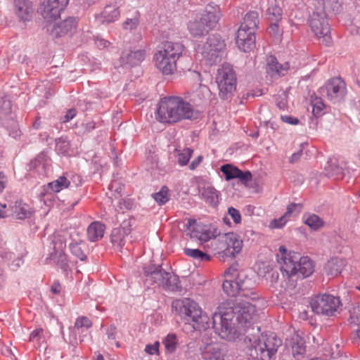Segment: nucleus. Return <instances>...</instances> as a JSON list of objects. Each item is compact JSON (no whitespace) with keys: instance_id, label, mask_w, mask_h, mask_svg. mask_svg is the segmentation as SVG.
Segmentation results:
<instances>
[{"instance_id":"obj_45","label":"nucleus","mask_w":360,"mask_h":360,"mask_svg":"<svg viewBox=\"0 0 360 360\" xmlns=\"http://www.w3.org/2000/svg\"><path fill=\"white\" fill-rule=\"evenodd\" d=\"M184 253L188 257H192L199 262H207L210 260V256L198 249L184 248Z\"/></svg>"},{"instance_id":"obj_13","label":"nucleus","mask_w":360,"mask_h":360,"mask_svg":"<svg viewBox=\"0 0 360 360\" xmlns=\"http://www.w3.org/2000/svg\"><path fill=\"white\" fill-rule=\"evenodd\" d=\"M341 307L340 298L329 294L318 296L311 302L314 312L328 316H335L340 311Z\"/></svg>"},{"instance_id":"obj_16","label":"nucleus","mask_w":360,"mask_h":360,"mask_svg":"<svg viewBox=\"0 0 360 360\" xmlns=\"http://www.w3.org/2000/svg\"><path fill=\"white\" fill-rule=\"evenodd\" d=\"M321 94L332 103H339L346 96V84L340 77L332 78L321 89Z\"/></svg>"},{"instance_id":"obj_8","label":"nucleus","mask_w":360,"mask_h":360,"mask_svg":"<svg viewBox=\"0 0 360 360\" xmlns=\"http://www.w3.org/2000/svg\"><path fill=\"white\" fill-rule=\"evenodd\" d=\"M221 18L218 5L209 4L200 18L191 20L188 23V30L193 37H200L213 29Z\"/></svg>"},{"instance_id":"obj_11","label":"nucleus","mask_w":360,"mask_h":360,"mask_svg":"<svg viewBox=\"0 0 360 360\" xmlns=\"http://www.w3.org/2000/svg\"><path fill=\"white\" fill-rule=\"evenodd\" d=\"M173 309L186 323H200L207 317L202 315V309L198 304L189 298L176 300L172 302Z\"/></svg>"},{"instance_id":"obj_1","label":"nucleus","mask_w":360,"mask_h":360,"mask_svg":"<svg viewBox=\"0 0 360 360\" xmlns=\"http://www.w3.org/2000/svg\"><path fill=\"white\" fill-rule=\"evenodd\" d=\"M193 116V106L179 96L161 98L155 113L156 120L163 124H174L184 120H191Z\"/></svg>"},{"instance_id":"obj_59","label":"nucleus","mask_w":360,"mask_h":360,"mask_svg":"<svg viewBox=\"0 0 360 360\" xmlns=\"http://www.w3.org/2000/svg\"><path fill=\"white\" fill-rule=\"evenodd\" d=\"M8 184V178L5 174L0 172V193H2Z\"/></svg>"},{"instance_id":"obj_57","label":"nucleus","mask_w":360,"mask_h":360,"mask_svg":"<svg viewBox=\"0 0 360 360\" xmlns=\"http://www.w3.org/2000/svg\"><path fill=\"white\" fill-rule=\"evenodd\" d=\"M95 44L99 49H103L108 46L110 42L105 39L97 36L95 39Z\"/></svg>"},{"instance_id":"obj_6","label":"nucleus","mask_w":360,"mask_h":360,"mask_svg":"<svg viewBox=\"0 0 360 360\" xmlns=\"http://www.w3.org/2000/svg\"><path fill=\"white\" fill-rule=\"evenodd\" d=\"M234 313L231 309L225 311L219 310L212 315V327L217 334L228 341L242 339L240 337L245 332L240 326L233 322Z\"/></svg>"},{"instance_id":"obj_46","label":"nucleus","mask_w":360,"mask_h":360,"mask_svg":"<svg viewBox=\"0 0 360 360\" xmlns=\"http://www.w3.org/2000/svg\"><path fill=\"white\" fill-rule=\"evenodd\" d=\"M152 196L159 205H164L169 199V189L167 186H162L158 192L153 193Z\"/></svg>"},{"instance_id":"obj_10","label":"nucleus","mask_w":360,"mask_h":360,"mask_svg":"<svg viewBox=\"0 0 360 360\" xmlns=\"http://www.w3.org/2000/svg\"><path fill=\"white\" fill-rule=\"evenodd\" d=\"M216 82L219 89V96L223 100H227L233 96L236 89V75L229 64H223L218 70L216 75Z\"/></svg>"},{"instance_id":"obj_50","label":"nucleus","mask_w":360,"mask_h":360,"mask_svg":"<svg viewBox=\"0 0 360 360\" xmlns=\"http://www.w3.org/2000/svg\"><path fill=\"white\" fill-rule=\"evenodd\" d=\"M302 208V205L301 204L291 203L287 207V210L284 214L289 218L293 214H298Z\"/></svg>"},{"instance_id":"obj_9","label":"nucleus","mask_w":360,"mask_h":360,"mask_svg":"<svg viewBox=\"0 0 360 360\" xmlns=\"http://www.w3.org/2000/svg\"><path fill=\"white\" fill-rule=\"evenodd\" d=\"M225 46L224 41L219 35L212 34L198 45L196 53L207 65L211 66L221 62Z\"/></svg>"},{"instance_id":"obj_32","label":"nucleus","mask_w":360,"mask_h":360,"mask_svg":"<svg viewBox=\"0 0 360 360\" xmlns=\"http://www.w3.org/2000/svg\"><path fill=\"white\" fill-rule=\"evenodd\" d=\"M105 226L100 221H93L87 227V238L91 242L101 240L105 233Z\"/></svg>"},{"instance_id":"obj_47","label":"nucleus","mask_w":360,"mask_h":360,"mask_svg":"<svg viewBox=\"0 0 360 360\" xmlns=\"http://www.w3.org/2000/svg\"><path fill=\"white\" fill-rule=\"evenodd\" d=\"M166 350L172 353L175 351L177 345V338L174 334H168L162 342Z\"/></svg>"},{"instance_id":"obj_39","label":"nucleus","mask_w":360,"mask_h":360,"mask_svg":"<svg viewBox=\"0 0 360 360\" xmlns=\"http://www.w3.org/2000/svg\"><path fill=\"white\" fill-rule=\"evenodd\" d=\"M345 266V261L342 258H332L326 264V271L332 276H336L342 272Z\"/></svg>"},{"instance_id":"obj_64","label":"nucleus","mask_w":360,"mask_h":360,"mask_svg":"<svg viewBox=\"0 0 360 360\" xmlns=\"http://www.w3.org/2000/svg\"><path fill=\"white\" fill-rule=\"evenodd\" d=\"M302 155V150H300L295 153H294L289 158V162L290 163H295L300 160Z\"/></svg>"},{"instance_id":"obj_26","label":"nucleus","mask_w":360,"mask_h":360,"mask_svg":"<svg viewBox=\"0 0 360 360\" xmlns=\"http://www.w3.org/2000/svg\"><path fill=\"white\" fill-rule=\"evenodd\" d=\"M290 68L288 63L281 64L276 58L270 56L267 58L266 72L272 77H281L285 75Z\"/></svg>"},{"instance_id":"obj_33","label":"nucleus","mask_w":360,"mask_h":360,"mask_svg":"<svg viewBox=\"0 0 360 360\" xmlns=\"http://www.w3.org/2000/svg\"><path fill=\"white\" fill-rule=\"evenodd\" d=\"M122 29L127 33L132 34L134 37V40L138 41L141 38L140 32V20L139 17H134L127 18L122 22Z\"/></svg>"},{"instance_id":"obj_24","label":"nucleus","mask_w":360,"mask_h":360,"mask_svg":"<svg viewBox=\"0 0 360 360\" xmlns=\"http://www.w3.org/2000/svg\"><path fill=\"white\" fill-rule=\"evenodd\" d=\"M146 55V49L128 50L122 52L120 60L123 65H137L145 59Z\"/></svg>"},{"instance_id":"obj_38","label":"nucleus","mask_w":360,"mask_h":360,"mask_svg":"<svg viewBox=\"0 0 360 360\" xmlns=\"http://www.w3.org/2000/svg\"><path fill=\"white\" fill-rule=\"evenodd\" d=\"M269 6L266 11L267 18L271 22H278L282 17V9L276 0H269Z\"/></svg>"},{"instance_id":"obj_30","label":"nucleus","mask_w":360,"mask_h":360,"mask_svg":"<svg viewBox=\"0 0 360 360\" xmlns=\"http://www.w3.org/2000/svg\"><path fill=\"white\" fill-rule=\"evenodd\" d=\"M129 233L130 230L123 226L113 229L110 234V241L113 246L121 250L125 244V238Z\"/></svg>"},{"instance_id":"obj_61","label":"nucleus","mask_w":360,"mask_h":360,"mask_svg":"<svg viewBox=\"0 0 360 360\" xmlns=\"http://www.w3.org/2000/svg\"><path fill=\"white\" fill-rule=\"evenodd\" d=\"M281 120L285 123L294 125L297 124L299 122V120L297 118L288 115L281 116Z\"/></svg>"},{"instance_id":"obj_28","label":"nucleus","mask_w":360,"mask_h":360,"mask_svg":"<svg viewBox=\"0 0 360 360\" xmlns=\"http://www.w3.org/2000/svg\"><path fill=\"white\" fill-rule=\"evenodd\" d=\"M290 345L293 357L297 360H302L306 352L304 338L297 333H295L290 338Z\"/></svg>"},{"instance_id":"obj_54","label":"nucleus","mask_w":360,"mask_h":360,"mask_svg":"<svg viewBox=\"0 0 360 360\" xmlns=\"http://www.w3.org/2000/svg\"><path fill=\"white\" fill-rule=\"evenodd\" d=\"M228 213L236 224H239L240 222L241 216L238 210L231 207L228 209Z\"/></svg>"},{"instance_id":"obj_48","label":"nucleus","mask_w":360,"mask_h":360,"mask_svg":"<svg viewBox=\"0 0 360 360\" xmlns=\"http://www.w3.org/2000/svg\"><path fill=\"white\" fill-rule=\"evenodd\" d=\"M193 154V150L186 148H184L181 153H179L178 162L181 166H185L188 164L190 158Z\"/></svg>"},{"instance_id":"obj_21","label":"nucleus","mask_w":360,"mask_h":360,"mask_svg":"<svg viewBox=\"0 0 360 360\" xmlns=\"http://www.w3.org/2000/svg\"><path fill=\"white\" fill-rule=\"evenodd\" d=\"M70 0H46L43 4L41 15L47 21L56 20L67 7Z\"/></svg>"},{"instance_id":"obj_29","label":"nucleus","mask_w":360,"mask_h":360,"mask_svg":"<svg viewBox=\"0 0 360 360\" xmlns=\"http://www.w3.org/2000/svg\"><path fill=\"white\" fill-rule=\"evenodd\" d=\"M91 321L85 316L79 317L72 328V333L76 337L79 335V341L82 342L84 338L88 335V330L91 327Z\"/></svg>"},{"instance_id":"obj_14","label":"nucleus","mask_w":360,"mask_h":360,"mask_svg":"<svg viewBox=\"0 0 360 360\" xmlns=\"http://www.w3.org/2000/svg\"><path fill=\"white\" fill-rule=\"evenodd\" d=\"M276 256L281 271L283 275L288 278L297 275L298 264L301 257L299 253L292 251L288 252L284 246H281Z\"/></svg>"},{"instance_id":"obj_58","label":"nucleus","mask_w":360,"mask_h":360,"mask_svg":"<svg viewBox=\"0 0 360 360\" xmlns=\"http://www.w3.org/2000/svg\"><path fill=\"white\" fill-rule=\"evenodd\" d=\"M82 134L89 133L93 129H95V122L93 121H89L86 123H83L82 124Z\"/></svg>"},{"instance_id":"obj_56","label":"nucleus","mask_w":360,"mask_h":360,"mask_svg":"<svg viewBox=\"0 0 360 360\" xmlns=\"http://www.w3.org/2000/svg\"><path fill=\"white\" fill-rule=\"evenodd\" d=\"M43 335V330L41 328H38L32 332L30 335V340L31 341H39Z\"/></svg>"},{"instance_id":"obj_42","label":"nucleus","mask_w":360,"mask_h":360,"mask_svg":"<svg viewBox=\"0 0 360 360\" xmlns=\"http://www.w3.org/2000/svg\"><path fill=\"white\" fill-rule=\"evenodd\" d=\"M71 181L65 176H60L57 179L48 184V188L54 193H58L60 191L68 188L70 186Z\"/></svg>"},{"instance_id":"obj_44","label":"nucleus","mask_w":360,"mask_h":360,"mask_svg":"<svg viewBox=\"0 0 360 360\" xmlns=\"http://www.w3.org/2000/svg\"><path fill=\"white\" fill-rule=\"evenodd\" d=\"M47 164L45 162L43 156H38L30 163V169L34 170L41 176L46 174Z\"/></svg>"},{"instance_id":"obj_27","label":"nucleus","mask_w":360,"mask_h":360,"mask_svg":"<svg viewBox=\"0 0 360 360\" xmlns=\"http://www.w3.org/2000/svg\"><path fill=\"white\" fill-rule=\"evenodd\" d=\"M120 15V5L117 1L107 4L101 13L99 18L102 22L110 23L117 20Z\"/></svg>"},{"instance_id":"obj_62","label":"nucleus","mask_w":360,"mask_h":360,"mask_svg":"<svg viewBox=\"0 0 360 360\" xmlns=\"http://www.w3.org/2000/svg\"><path fill=\"white\" fill-rule=\"evenodd\" d=\"M24 261L22 257H18L16 259H13L11 264V266L13 270H16L19 268L22 264Z\"/></svg>"},{"instance_id":"obj_3","label":"nucleus","mask_w":360,"mask_h":360,"mask_svg":"<svg viewBox=\"0 0 360 360\" xmlns=\"http://www.w3.org/2000/svg\"><path fill=\"white\" fill-rule=\"evenodd\" d=\"M224 277L222 288L227 295H240L252 300L258 297V292L254 289L255 282L245 272H238L234 267H230L225 271Z\"/></svg>"},{"instance_id":"obj_12","label":"nucleus","mask_w":360,"mask_h":360,"mask_svg":"<svg viewBox=\"0 0 360 360\" xmlns=\"http://www.w3.org/2000/svg\"><path fill=\"white\" fill-rule=\"evenodd\" d=\"M186 227L190 238L200 245L219 235L217 229L211 224L199 223L193 219L188 220Z\"/></svg>"},{"instance_id":"obj_31","label":"nucleus","mask_w":360,"mask_h":360,"mask_svg":"<svg viewBox=\"0 0 360 360\" xmlns=\"http://www.w3.org/2000/svg\"><path fill=\"white\" fill-rule=\"evenodd\" d=\"M15 13L22 20H30L32 18L33 9L32 4L27 0H14Z\"/></svg>"},{"instance_id":"obj_53","label":"nucleus","mask_w":360,"mask_h":360,"mask_svg":"<svg viewBox=\"0 0 360 360\" xmlns=\"http://www.w3.org/2000/svg\"><path fill=\"white\" fill-rule=\"evenodd\" d=\"M288 217L283 214L278 219H274L270 223V228L271 229H280L282 228L287 222Z\"/></svg>"},{"instance_id":"obj_41","label":"nucleus","mask_w":360,"mask_h":360,"mask_svg":"<svg viewBox=\"0 0 360 360\" xmlns=\"http://www.w3.org/2000/svg\"><path fill=\"white\" fill-rule=\"evenodd\" d=\"M302 219L304 223L314 231L321 228L324 224L323 219L315 214H305Z\"/></svg>"},{"instance_id":"obj_43","label":"nucleus","mask_w":360,"mask_h":360,"mask_svg":"<svg viewBox=\"0 0 360 360\" xmlns=\"http://www.w3.org/2000/svg\"><path fill=\"white\" fill-rule=\"evenodd\" d=\"M82 245H84V243L82 240L79 239L77 241H72L69 244V249L75 257L79 259L81 261H85L86 259V255L84 252Z\"/></svg>"},{"instance_id":"obj_49","label":"nucleus","mask_w":360,"mask_h":360,"mask_svg":"<svg viewBox=\"0 0 360 360\" xmlns=\"http://www.w3.org/2000/svg\"><path fill=\"white\" fill-rule=\"evenodd\" d=\"M312 112L315 116H319L322 114L324 104L321 98H316L311 101Z\"/></svg>"},{"instance_id":"obj_18","label":"nucleus","mask_w":360,"mask_h":360,"mask_svg":"<svg viewBox=\"0 0 360 360\" xmlns=\"http://www.w3.org/2000/svg\"><path fill=\"white\" fill-rule=\"evenodd\" d=\"M77 24L76 18L68 17L52 25L51 35L53 38L71 37L77 32Z\"/></svg>"},{"instance_id":"obj_22","label":"nucleus","mask_w":360,"mask_h":360,"mask_svg":"<svg viewBox=\"0 0 360 360\" xmlns=\"http://www.w3.org/2000/svg\"><path fill=\"white\" fill-rule=\"evenodd\" d=\"M65 243L61 239H57L53 241V251L51 252V259L64 271L69 269V264L67 255L63 252Z\"/></svg>"},{"instance_id":"obj_17","label":"nucleus","mask_w":360,"mask_h":360,"mask_svg":"<svg viewBox=\"0 0 360 360\" xmlns=\"http://www.w3.org/2000/svg\"><path fill=\"white\" fill-rule=\"evenodd\" d=\"M218 252H223L226 257H234L240 252L243 241L233 233H228L219 237Z\"/></svg>"},{"instance_id":"obj_60","label":"nucleus","mask_w":360,"mask_h":360,"mask_svg":"<svg viewBox=\"0 0 360 360\" xmlns=\"http://www.w3.org/2000/svg\"><path fill=\"white\" fill-rule=\"evenodd\" d=\"M77 115L76 110L75 109H70L65 114L63 117V122H68L72 120Z\"/></svg>"},{"instance_id":"obj_35","label":"nucleus","mask_w":360,"mask_h":360,"mask_svg":"<svg viewBox=\"0 0 360 360\" xmlns=\"http://www.w3.org/2000/svg\"><path fill=\"white\" fill-rule=\"evenodd\" d=\"M314 264L312 261L307 257H301L298 267L297 274L296 276L302 277V278H307L312 274L314 272Z\"/></svg>"},{"instance_id":"obj_19","label":"nucleus","mask_w":360,"mask_h":360,"mask_svg":"<svg viewBox=\"0 0 360 360\" xmlns=\"http://www.w3.org/2000/svg\"><path fill=\"white\" fill-rule=\"evenodd\" d=\"M225 353L224 345L217 342H204L200 347L202 360H224Z\"/></svg>"},{"instance_id":"obj_34","label":"nucleus","mask_w":360,"mask_h":360,"mask_svg":"<svg viewBox=\"0 0 360 360\" xmlns=\"http://www.w3.org/2000/svg\"><path fill=\"white\" fill-rule=\"evenodd\" d=\"M12 214L18 219H25L32 214L30 206L22 201H16L11 207Z\"/></svg>"},{"instance_id":"obj_36","label":"nucleus","mask_w":360,"mask_h":360,"mask_svg":"<svg viewBox=\"0 0 360 360\" xmlns=\"http://www.w3.org/2000/svg\"><path fill=\"white\" fill-rule=\"evenodd\" d=\"M162 287L165 288L167 290L181 292L182 291V287L180 284L179 277L172 273H168V275L165 279Z\"/></svg>"},{"instance_id":"obj_63","label":"nucleus","mask_w":360,"mask_h":360,"mask_svg":"<svg viewBox=\"0 0 360 360\" xmlns=\"http://www.w3.org/2000/svg\"><path fill=\"white\" fill-rule=\"evenodd\" d=\"M202 160V156H201V155L198 156L195 160H193L191 162V164L189 165V169L191 170H194L201 163Z\"/></svg>"},{"instance_id":"obj_2","label":"nucleus","mask_w":360,"mask_h":360,"mask_svg":"<svg viewBox=\"0 0 360 360\" xmlns=\"http://www.w3.org/2000/svg\"><path fill=\"white\" fill-rule=\"evenodd\" d=\"M246 335L243 341L250 351V355L260 360H276L282 341L275 334H260L259 328Z\"/></svg>"},{"instance_id":"obj_7","label":"nucleus","mask_w":360,"mask_h":360,"mask_svg":"<svg viewBox=\"0 0 360 360\" xmlns=\"http://www.w3.org/2000/svg\"><path fill=\"white\" fill-rule=\"evenodd\" d=\"M258 24L259 13L257 11H249L245 15L236 34V44L240 50L248 52L255 48Z\"/></svg>"},{"instance_id":"obj_40","label":"nucleus","mask_w":360,"mask_h":360,"mask_svg":"<svg viewBox=\"0 0 360 360\" xmlns=\"http://www.w3.org/2000/svg\"><path fill=\"white\" fill-rule=\"evenodd\" d=\"M323 6L324 12L323 15L328 17L330 15L338 13L342 6L341 0H323Z\"/></svg>"},{"instance_id":"obj_4","label":"nucleus","mask_w":360,"mask_h":360,"mask_svg":"<svg viewBox=\"0 0 360 360\" xmlns=\"http://www.w3.org/2000/svg\"><path fill=\"white\" fill-rule=\"evenodd\" d=\"M249 300L252 303L243 301L237 302L233 308H231L233 311L236 321L248 335L256 330L254 327L251 328L252 323L257 319L259 314L266 305V301L259 294L255 300Z\"/></svg>"},{"instance_id":"obj_55","label":"nucleus","mask_w":360,"mask_h":360,"mask_svg":"<svg viewBox=\"0 0 360 360\" xmlns=\"http://www.w3.org/2000/svg\"><path fill=\"white\" fill-rule=\"evenodd\" d=\"M159 346V342H155L153 345H147L145 348V352L149 354H158Z\"/></svg>"},{"instance_id":"obj_25","label":"nucleus","mask_w":360,"mask_h":360,"mask_svg":"<svg viewBox=\"0 0 360 360\" xmlns=\"http://www.w3.org/2000/svg\"><path fill=\"white\" fill-rule=\"evenodd\" d=\"M201 198L211 206H216L219 203V192L210 183H204L199 188Z\"/></svg>"},{"instance_id":"obj_23","label":"nucleus","mask_w":360,"mask_h":360,"mask_svg":"<svg viewBox=\"0 0 360 360\" xmlns=\"http://www.w3.org/2000/svg\"><path fill=\"white\" fill-rule=\"evenodd\" d=\"M221 172L225 175L226 181L234 179H238L242 183H247L252 179V174L249 171L243 172L238 167L231 165L226 164L221 167Z\"/></svg>"},{"instance_id":"obj_20","label":"nucleus","mask_w":360,"mask_h":360,"mask_svg":"<svg viewBox=\"0 0 360 360\" xmlns=\"http://www.w3.org/2000/svg\"><path fill=\"white\" fill-rule=\"evenodd\" d=\"M168 273L160 265L150 264L143 267L144 283L147 285L162 286Z\"/></svg>"},{"instance_id":"obj_52","label":"nucleus","mask_w":360,"mask_h":360,"mask_svg":"<svg viewBox=\"0 0 360 360\" xmlns=\"http://www.w3.org/2000/svg\"><path fill=\"white\" fill-rule=\"evenodd\" d=\"M56 148L59 153L65 154L69 148V142L64 139H58L56 140Z\"/></svg>"},{"instance_id":"obj_5","label":"nucleus","mask_w":360,"mask_h":360,"mask_svg":"<svg viewBox=\"0 0 360 360\" xmlns=\"http://www.w3.org/2000/svg\"><path fill=\"white\" fill-rule=\"evenodd\" d=\"M184 49L181 43L163 42L154 56L155 66L163 75L173 74L176 70V61L182 55Z\"/></svg>"},{"instance_id":"obj_37","label":"nucleus","mask_w":360,"mask_h":360,"mask_svg":"<svg viewBox=\"0 0 360 360\" xmlns=\"http://www.w3.org/2000/svg\"><path fill=\"white\" fill-rule=\"evenodd\" d=\"M11 104L7 96L0 94V125H4L11 117Z\"/></svg>"},{"instance_id":"obj_51","label":"nucleus","mask_w":360,"mask_h":360,"mask_svg":"<svg viewBox=\"0 0 360 360\" xmlns=\"http://www.w3.org/2000/svg\"><path fill=\"white\" fill-rule=\"evenodd\" d=\"M349 323L354 326L360 323V305L353 308L350 313Z\"/></svg>"},{"instance_id":"obj_15","label":"nucleus","mask_w":360,"mask_h":360,"mask_svg":"<svg viewBox=\"0 0 360 360\" xmlns=\"http://www.w3.org/2000/svg\"><path fill=\"white\" fill-rule=\"evenodd\" d=\"M309 25L311 31L321 43L326 46H329L331 44L330 28L326 16L317 12L313 13L309 20Z\"/></svg>"}]
</instances>
